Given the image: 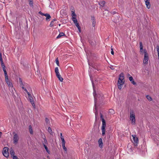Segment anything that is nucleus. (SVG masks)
Returning a JSON list of instances; mask_svg holds the SVG:
<instances>
[{"mask_svg":"<svg viewBox=\"0 0 159 159\" xmlns=\"http://www.w3.org/2000/svg\"><path fill=\"white\" fill-rule=\"evenodd\" d=\"M91 80L92 84L93 86V95L94 98V102H96L98 104V106L101 107L104 104V102H103L104 99V97L102 94H96V91L95 89V86L94 84L93 83V81L92 78H91V77H90Z\"/></svg>","mask_w":159,"mask_h":159,"instance_id":"f257e3e1","label":"nucleus"},{"mask_svg":"<svg viewBox=\"0 0 159 159\" xmlns=\"http://www.w3.org/2000/svg\"><path fill=\"white\" fill-rule=\"evenodd\" d=\"M124 76L123 73H121L119 75V78L118 81V87L119 89L121 90L123 85L125 83L124 80Z\"/></svg>","mask_w":159,"mask_h":159,"instance_id":"f03ea898","label":"nucleus"},{"mask_svg":"<svg viewBox=\"0 0 159 159\" xmlns=\"http://www.w3.org/2000/svg\"><path fill=\"white\" fill-rule=\"evenodd\" d=\"M100 119L102 122V135L103 136L105 134L106 122L105 120L103 118V116L101 112H100Z\"/></svg>","mask_w":159,"mask_h":159,"instance_id":"7ed1b4c3","label":"nucleus"},{"mask_svg":"<svg viewBox=\"0 0 159 159\" xmlns=\"http://www.w3.org/2000/svg\"><path fill=\"white\" fill-rule=\"evenodd\" d=\"M130 119L131 120V123L133 125L135 124V114L133 110H130Z\"/></svg>","mask_w":159,"mask_h":159,"instance_id":"20e7f679","label":"nucleus"},{"mask_svg":"<svg viewBox=\"0 0 159 159\" xmlns=\"http://www.w3.org/2000/svg\"><path fill=\"white\" fill-rule=\"evenodd\" d=\"M133 143L134 144L135 146H137L139 142V139L136 135H132Z\"/></svg>","mask_w":159,"mask_h":159,"instance_id":"39448f33","label":"nucleus"},{"mask_svg":"<svg viewBox=\"0 0 159 159\" xmlns=\"http://www.w3.org/2000/svg\"><path fill=\"white\" fill-rule=\"evenodd\" d=\"M8 148L7 147H5L3 148L2 153L4 156L7 157L9 156L8 151Z\"/></svg>","mask_w":159,"mask_h":159,"instance_id":"423d86ee","label":"nucleus"},{"mask_svg":"<svg viewBox=\"0 0 159 159\" xmlns=\"http://www.w3.org/2000/svg\"><path fill=\"white\" fill-rule=\"evenodd\" d=\"M13 134H14L13 138V143L16 144L18 142L19 138L17 134L15 132H14Z\"/></svg>","mask_w":159,"mask_h":159,"instance_id":"0eeeda50","label":"nucleus"},{"mask_svg":"<svg viewBox=\"0 0 159 159\" xmlns=\"http://www.w3.org/2000/svg\"><path fill=\"white\" fill-rule=\"evenodd\" d=\"M28 97L29 98V100H30V102L31 103L33 107L34 108H35V105L34 103V102L33 100V98L32 97V96L29 93V95H28Z\"/></svg>","mask_w":159,"mask_h":159,"instance_id":"6e6552de","label":"nucleus"},{"mask_svg":"<svg viewBox=\"0 0 159 159\" xmlns=\"http://www.w3.org/2000/svg\"><path fill=\"white\" fill-rule=\"evenodd\" d=\"M149 60L148 55H144V58L143 61V63L146 64H148V61Z\"/></svg>","mask_w":159,"mask_h":159,"instance_id":"1a4fd4ad","label":"nucleus"},{"mask_svg":"<svg viewBox=\"0 0 159 159\" xmlns=\"http://www.w3.org/2000/svg\"><path fill=\"white\" fill-rule=\"evenodd\" d=\"M5 80L6 83L9 87H11L12 88H13V84L9 80L8 77H7V79L6 78H5Z\"/></svg>","mask_w":159,"mask_h":159,"instance_id":"9d476101","label":"nucleus"},{"mask_svg":"<svg viewBox=\"0 0 159 159\" xmlns=\"http://www.w3.org/2000/svg\"><path fill=\"white\" fill-rule=\"evenodd\" d=\"M98 143L99 144V146L101 148H103V143L102 142V138H100L98 141Z\"/></svg>","mask_w":159,"mask_h":159,"instance_id":"9b49d317","label":"nucleus"},{"mask_svg":"<svg viewBox=\"0 0 159 159\" xmlns=\"http://www.w3.org/2000/svg\"><path fill=\"white\" fill-rule=\"evenodd\" d=\"M145 4L147 7L149 9L150 7L151 4L150 2V0H145Z\"/></svg>","mask_w":159,"mask_h":159,"instance_id":"f8f14e48","label":"nucleus"},{"mask_svg":"<svg viewBox=\"0 0 159 159\" xmlns=\"http://www.w3.org/2000/svg\"><path fill=\"white\" fill-rule=\"evenodd\" d=\"M44 16L46 17V20L47 21H49L50 20L51 16L49 14L46 13Z\"/></svg>","mask_w":159,"mask_h":159,"instance_id":"ddd939ff","label":"nucleus"},{"mask_svg":"<svg viewBox=\"0 0 159 159\" xmlns=\"http://www.w3.org/2000/svg\"><path fill=\"white\" fill-rule=\"evenodd\" d=\"M73 19L74 20H72L73 21L74 24L76 26V27H77V26H78L79 25H80L79 23L78 22L76 18L75 17H74Z\"/></svg>","mask_w":159,"mask_h":159,"instance_id":"4468645a","label":"nucleus"},{"mask_svg":"<svg viewBox=\"0 0 159 159\" xmlns=\"http://www.w3.org/2000/svg\"><path fill=\"white\" fill-rule=\"evenodd\" d=\"M94 110H95L97 111H98V108H101V107H99L98 106V103H97L96 102H94Z\"/></svg>","mask_w":159,"mask_h":159,"instance_id":"2eb2a0df","label":"nucleus"},{"mask_svg":"<svg viewBox=\"0 0 159 159\" xmlns=\"http://www.w3.org/2000/svg\"><path fill=\"white\" fill-rule=\"evenodd\" d=\"M43 146L44 148L45 149L46 152H48V154H50V152L49 150L48 149L47 146L44 143H43Z\"/></svg>","mask_w":159,"mask_h":159,"instance_id":"dca6fc26","label":"nucleus"},{"mask_svg":"<svg viewBox=\"0 0 159 159\" xmlns=\"http://www.w3.org/2000/svg\"><path fill=\"white\" fill-rule=\"evenodd\" d=\"M63 36H66V35L63 33L60 32L58 35L57 37V39H59Z\"/></svg>","mask_w":159,"mask_h":159,"instance_id":"f3484780","label":"nucleus"},{"mask_svg":"<svg viewBox=\"0 0 159 159\" xmlns=\"http://www.w3.org/2000/svg\"><path fill=\"white\" fill-rule=\"evenodd\" d=\"M60 138L62 141V143H66L62 133H60Z\"/></svg>","mask_w":159,"mask_h":159,"instance_id":"a211bd4d","label":"nucleus"},{"mask_svg":"<svg viewBox=\"0 0 159 159\" xmlns=\"http://www.w3.org/2000/svg\"><path fill=\"white\" fill-rule=\"evenodd\" d=\"M29 129L30 131V133L31 134H33V132L31 125H30L29 126Z\"/></svg>","mask_w":159,"mask_h":159,"instance_id":"6ab92c4d","label":"nucleus"},{"mask_svg":"<svg viewBox=\"0 0 159 159\" xmlns=\"http://www.w3.org/2000/svg\"><path fill=\"white\" fill-rule=\"evenodd\" d=\"M10 152L11 157L14 155L15 152L12 148H11Z\"/></svg>","mask_w":159,"mask_h":159,"instance_id":"aec40b11","label":"nucleus"},{"mask_svg":"<svg viewBox=\"0 0 159 159\" xmlns=\"http://www.w3.org/2000/svg\"><path fill=\"white\" fill-rule=\"evenodd\" d=\"M57 20L56 19H53L52 21H51V23H50V27H52L53 26V22L55 21H56Z\"/></svg>","mask_w":159,"mask_h":159,"instance_id":"412c9836","label":"nucleus"},{"mask_svg":"<svg viewBox=\"0 0 159 159\" xmlns=\"http://www.w3.org/2000/svg\"><path fill=\"white\" fill-rule=\"evenodd\" d=\"M89 64L90 66H91L93 68H94L95 69H97V66L95 65L93 63H91L89 62Z\"/></svg>","mask_w":159,"mask_h":159,"instance_id":"4be33fe9","label":"nucleus"},{"mask_svg":"<svg viewBox=\"0 0 159 159\" xmlns=\"http://www.w3.org/2000/svg\"><path fill=\"white\" fill-rule=\"evenodd\" d=\"M29 2L30 6L33 7L34 6L33 0H29Z\"/></svg>","mask_w":159,"mask_h":159,"instance_id":"5701e85b","label":"nucleus"},{"mask_svg":"<svg viewBox=\"0 0 159 159\" xmlns=\"http://www.w3.org/2000/svg\"><path fill=\"white\" fill-rule=\"evenodd\" d=\"M62 147L63 150H64V151H66L67 149H66V147H65V143H62Z\"/></svg>","mask_w":159,"mask_h":159,"instance_id":"b1692460","label":"nucleus"},{"mask_svg":"<svg viewBox=\"0 0 159 159\" xmlns=\"http://www.w3.org/2000/svg\"><path fill=\"white\" fill-rule=\"evenodd\" d=\"M72 20H74L73 19V18H74V17H75V18H76V14L75 13V12L73 11L72 12Z\"/></svg>","mask_w":159,"mask_h":159,"instance_id":"393cba45","label":"nucleus"},{"mask_svg":"<svg viewBox=\"0 0 159 159\" xmlns=\"http://www.w3.org/2000/svg\"><path fill=\"white\" fill-rule=\"evenodd\" d=\"M48 131L52 135V134L53 133L52 130L50 127H48Z\"/></svg>","mask_w":159,"mask_h":159,"instance_id":"a878e982","label":"nucleus"},{"mask_svg":"<svg viewBox=\"0 0 159 159\" xmlns=\"http://www.w3.org/2000/svg\"><path fill=\"white\" fill-rule=\"evenodd\" d=\"M0 61H1V64L4 63L3 61L2 53L1 52H0Z\"/></svg>","mask_w":159,"mask_h":159,"instance_id":"bb28decb","label":"nucleus"},{"mask_svg":"<svg viewBox=\"0 0 159 159\" xmlns=\"http://www.w3.org/2000/svg\"><path fill=\"white\" fill-rule=\"evenodd\" d=\"M3 71L4 73L5 78H6L7 79V77H8L6 69L5 70H4Z\"/></svg>","mask_w":159,"mask_h":159,"instance_id":"cd10ccee","label":"nucleus"},{"mask_svg":"<svg viewBox=\"0 0 159 159\" xmlns=\"http://www.w3.org/2000/svg\"><path fill=\"white\" fill-rule=\"evenodd\" d=\"M21 88L22 89H24L26 92L27 93L28 95H29V93H30L28 92V91L23 86L21 87Z\"/></svg>","mask_w":159,"mask_h":159,"instance_id":"c85d7f7f","label":"nucleus"},{"mask_svg":"<svg viewBox=\"0 0 159 159\" xmlns=\"http://www.w3.org/2000/svg\"><path fill=\"white\" fill-rule=\"evenodd\" d=\"M89 43L92 46H93L94 45V42L91 40H89Z\"/></svg>","mask_w":159,"mask_h":159,"instance_id":"c756f323","label":"nucleus"},{"mask_svg":"<svg viewBox=\"0 0 159 159\" xmlns=\"http://www.w3.org/2000/svg\"><path fill=\"white\" fill-rule=\"evenodd\" d=\"M146 98L150 101H151L152 99L149 95H148L146 96Z\"/></svg>","mask_w":159,"mask_h":159,"instance_id":"7c9ffc66","label":"nucleus"},{"mask_svg":"<svg viewBox=\"0 0 159 159\" xmlns=\"http://www.w3.org/2000/svg\"><path fill=\"white\" fill-rule=\"evenodd\" d=\"M55 62H56L57 65L58 66H59V60H58V58H57L55 60Z\"/></svg>","mask_w":159,"mask_h":159,"instance_id":"2f4dec72","label":"nucleus"},{"mask_svg":"<svg viewBox=\"0 0 159 159\" xmlns=\"http://www.w3.org/2000/svg\"><path fill=\"white\" fill-rule=\"evenodd\" d=\"M98 111H96L95 112V119H96V121L97 120V117L98 116Z\"/></svg>","mask_w":159,"mask_h":159,"instance_id":"473e14b6","label":"nucleus"},{"mask_svg":"<svg viewBox=\"0 0 159 159\" xmlns=\"http://www.w3.org/2000/svg\"><path fill=\"white\" fill-rule=\"evenodd\" d=\"M57 78L61 82H62L63 80V78L61 77V75L60 76L57 77Z\"/></svg>","mask_w":159,"mask_h":159,"instance_id":"72a5a7b5","label":"nucleus"},{"mask_svg":"<svg viewBox=\"0 0 159 159\" xmlns=\"http://www.w3.org/2000/svg\"><path fill=\"white\" fill-rule=\"evenodd\" d=\"M43 140H44V143H43V142H42L43 143H44L45 144H48V142L47 141V139L45 138H45H43Z\"/></svg>","mask_w":159,"mask_h":159,"instance_id":"f704fd0d","label":"nucleus"},{"mask_svg":"<svg viewBox=\"0 0 159 159\" xmlns=\"http://www.w3.org/2000/svg\"><path fill=\"white\" fill-rule=\"evenodd\" d=\"M129 79L131 82L134 80L133 77L132 76H130V77H129Z\"/></svg>","mask_w":159,"mask_h":159,"instance_id":"c9c22d12","label":"nucleus"},{"mask_svg":"<svg viewBox=\"0 0 159 159\" xmlns=\"http://www.w3.org/2000/svg\"><path fill=\"white\" fill-rule=\"evenodd\" d=\"M19 81L20 85H23V82L22 80V79L21 78H19Z\"/></svg>","mask_w":159,"mask_h":159,"instance_id":"e433bc0d","label":"nucleus"},{"mask_svg":"<svg viewBox=\"0 0 159 159\" xmlns=\"http://www.w3.org/2000/svg\"><path fill=\"white\" fill-rule=\"evenodd\" d=\"M55 72L56 73H59L58 68L57 67H56L55 68Z\"/></svg>","mask_w":159,"mask_h":159,"instance_id":"4c0bfd02","label":"nucleus"},{"mask_svg":"<svg viewBox=\"0 0 159 159\" xmlns=\"http://www.w3.org/2000/svg\"><path fill=\"white\" fill-rule=\"evenodd\" d=\"M111 53L113 55L114 54V52L113 51V48H112V46L111 47Z\"/></svg>","mask_w":159,"mask_h":159,"instance_id":"58836bf2","label":"nucleus"},{"mask_svg":"<svg viewBox=\"0 0 159 159\" xmlns=\"http://www.w3.org/2000/svg\"><path fill=\"white\" fill-rule=\"evenodd\" d=\"M11 157L13 159H19L18 158V157L17 156L13 155L12 156H11Z\"/></svg>","mask_w":159,"mask_h":159,"instance_id":"ea45409f","label":"nucleus"},{"mask_svg":"<svg viewBox=\"0 0 159 159\" xmlns=\"http://www.w3.org/2000/svg\"><path fill=\"white\" fill-rule=\"evenodd\" d=\"M96 21H94L92 22V25L93 27H94L96 25Z\"/></svg>","mask_w":159,"mask_h":159,"instance_id":"a19ab883","label":"nucleus"},{"mask_svg":"<svg viewBox=\"0 0 159 159\" xmlns=\"http://www.w3.org/2000/svg\"><path fill=\"white\" fill-rule=\"evenodd\" d=\"M11 92V93H12V96L14 97V99H15V98H16V97L15 95L14 94V93L13 92V90H12V92Z\"/></svg>","mask_w":159,"mask_h":159,"instance_id":"79ce46f5","label":"nucleus"},{"mask_svg":"<svg viewBox=\"0 0 159 159\" xmlns=\"http://www.w3.org/2000/svg\"><path fill=\"white\" fill-rule=\"evenodd\" d=\"M45 121L47 124H48V122H49V120L47 117L45 118Z\"/></svg>","mask_w":159,"mask_h":159,"instance_id":"37998d69","label":"nucleus"},{"mask_svg":"<svg viewBox=\"0 0 159 159\" xmlns=\"http://www.w3.org/2000/svg\"><path fill=\"white\" fill-rule=\"evenodd\" d=\"M140 44V48H143V43L142 42H140L139 43Z\"/></svg>","mask_w":159,"mask_h":159,"instance_id":"c03bdc74","label":"nucleus"},{"mask_svg":"<svg viewBox=\"0 0 159 159\" xmlns=\"http://www.w3.org/2000/svg\"><path fill=\"white\" fill-rule=\"evenodd\" d=\"M91 20L93 21H96L95 17L94 16H91Z\"/></svg>","mask_w":159,"mask_h":159,"instance_id":"a18cd8bd","label":"nucleus"},{"mask_svg":"<svg viewBox=\"0 0 159 159\" xmlns=\"http://www.w3.org/2000/svg\"><path fill=\"white\" fill-rule=\"evenodd\" d=\"M39 13L40 15H41L42 16H45V14H44L43 13H42L41 11H39Z\"/></svg>","mask_w":159,"mask_h":159,"instance_id":"49530a36","label":"nucleus"},{"mask_svg":"<svg viewBox=\"0 0 159 159\" xmlns=\"http://www.w3.org/2000/svg\"><path fill=\"white\" fill-rule=\"evenodd\" d=\"M143 51H144L143 52L144 53V55L148 54V53H147V50L146 49H144L143 50Z\"/></svg>","mask_w":159,"mask_h":159,"instance_id":"de8ad7c7","label":"nucleus"},{"mask_svg":"<svg viewBox=\"0 0 159 159\" xmlns=\"http://www.w3.org/2000/svg\"><path fill=\"white\" fill-rule=\"evenodd\" d=\"M105 4V2L104 1H103L101 2V5L102 6H104Z\"/></svg>","mask_w":159,"mask_h":159,"instance_id":"09e8293b","label":"nucleus"},{"mask_svg":"<svg viewBox=\"0 0 159 159\" xmlns=\"http://www.w3.org/2000/svg\"><path fill=\"white\" fill-rule=\"evenodd\" d=\"M1 66L2 67V68H6V66H5V64H4V63H2V64H1Z\"/></svg>","mask_w":159,"mask_h":159,"instance_id":"8fccbe9b","label":"nucleus"},{"mask_svg":"<svg viewBox=\"0 0 159 159\" xmlns=\"http://www.w3.org/2000/svg\"><path fill=\"white\" fill-rule=\"evenodd\" d=\"M131 83L133 84L134 85H136V82H135L134 80H133V81H132V82H131Z\"/></svg>","mask_w":159,"mask_h":159,"instance_id":"3c124183","label":"nucleus"},{"mask_svg":"<svg viewBox=\"0 0 159 159\" xmlns=\"http://www.w3.org/2000/svg\"><path fill=\"white\" fill-rule=\"evenodd\" d=\"M56 75L57 77L60 76L61 75L60 73H59V72L56 73Z\"/></svg>","mask_w":159,"mask_h":159,"instance_id":"603ef678","label":"nucleus"},{"mask_svg":"<svg viewBox=\"0 0 159 159\" xmlns=\"http://www.w3.org/2000/svg\"><path fill=\"white\" fill-rule=\"evenodd\" d=\"M156 48L157 49V52H159V47L158 45L157 46Z\"/></svg>","mask_w":159,"mask_h":159,"instance_id":"864d4df0","label":"nucleus"},{"mask_svg":"<svg viewBox=\"0 0 159 159\" xmlns=\"http://www.w3.org/2000/svg\"><path fill=\"white\" fill-rule=\"evenodd\" d=\"M143 48H140V52H141V53H142L143 54Z\"/></svg>","mask_w":159,"mask_h":159,"instance_id":"5fc2aeb1","label":"nucleus"},{"mask_svg":"<svg viewBox=\"0 0 159 159\" xmlns=\"http://www.w3.org/2000/svg\"><path fill=\"white\" fill-rule=\"evenodd\" d=\"M110 68L111 69V70H113L115 68L113 66H111L110 67Z\"/></svg>","mask_w":159,"mask_h":159,"instance_id":"6e6d98bb","label":"nucleus"},{"mask_svg":"<svg viewBox=\"0 0 159 159\" xmlns=\"http://www.w3.org/2000/svg\"><path fill=\"white\" fill-rule=\"evenodd\" d=\"M109 112L110 113H113V112H114V110L112 109H110V111H109Z\"/></svg>","mask_w":159,"mask_h":159,"instance_id":"4d7b16f0","label":"nucleus"},{"mask_svg":"<svg viewBox=\"0 0 159 159\" xmlns=\"http://www.w3.org/2000/svg\"><path fill=\"white\" fill-rule=\"evenodd\" d=\"M111 13L113 14V15H114L116 13V12L115 11H112L111 12Z\"/></svg>","mask_w":159,"mask_h":159,"instance_id":"13d9d810","label":"nucleus"},{"mask_svg":"<svg viewBox=\"0 0 159 159\" xmlns=\"http://www.w3.org/2000/svg\"><path fill=\"white\" fill-rule=\"evenodd\" d=\"M78 29V30H80L81 29V28H80V25H79V26H77V27Z\"/></svg>","mask_w":159,"mask_h":159,"instance_id":"bf43d9fd","label":"nucleus"},{"mask_svg":"<svg viewBox=\"0 0 159 159\" xmlns=\"http://www.w3.org/2000/svg\"><path fill=\"white\" fill-rule=\"evenodd\" d=\"M127 77H130V76H131L130 75V74L129 73H127Z\"/></svg>","mask_w":159,"mask_h":159,"instance_id":"052dcab7","label":"nucleus"},{"mask_svg":"<svg viewBox=\"0 0 159 159\" xmlns=\"http://www.w3.org/2000/svg\"><path fill=\"white\" fill-rule=\"evenodd\" d=\"M2 132H0V138L1 137V136L2 135Z\"/></svg>","mask_w":159,"mask_h":159,"instance_id":"680f3d73","label":"nucleus"},{"mask_svg":"<svg viewBox=\"0 0 159 159\" xmlns=\"http://www.w3.org/2000/svg\"><path fill=\"white\" fill-rule=\"evenodd\" d=\"M158 52V59H159V52Z\"/></svg>","mask_w":159,"mask_h":159,"instance_id":"e2e57ef3","label":"nucleus"},{"mask_svg":"<svg viewBox=\"0 0 159 159\" xmlns=\"http://www.w3.org/2000/svg\"><path fill=\"white\" fill-rule=\"evenodd\" d=\"M107 13V14H108V11L107 10H106L105 11Z\"/></svg>","mask_w":159,"mask_h":159,"instance_id":"0e129e2a","label":"nucleus"},{"mask_svg":"<svg viewBox=\"0 0 159 159\" xmlns=\"http://www.w3.org/2000/svg\"><path fill=\"white\" fill-rule=\"evenodd\" d=\"M2 68V69H3V70H6V68Z\"/></svg>","mask_w":159,"mask_h":159,"instance_id":"69168bd1","label":"nucleus"},{"mask_svg":"<svg viewBox=\"0 0 159 159\" xmlns=\"http://www.w3.org/2000/svg\"><path fill=\"white\" fill-rule=\"evenodd\" d=\"M79 30V31L80 33L81 32V29L80 30Z\"/></svg>","mask_w":159,"mask_h":159,"instance_id":"338daca9","label":"nucleus"},{"mask_svg":"<svg viewBox=\"0 0 159 159\" xmlns=\"http://www.w3.org/2000/svg\"><path fill=\"white\" fill-rule=\"evenodd\" d=\"M23 86H24V85H23H23H20V86L21 87V86H22V87Z\"/></svg>","mask_w":159,"mask_h":159,"instance_id":"774afa93","label":"nucleus"}]
</instances>
